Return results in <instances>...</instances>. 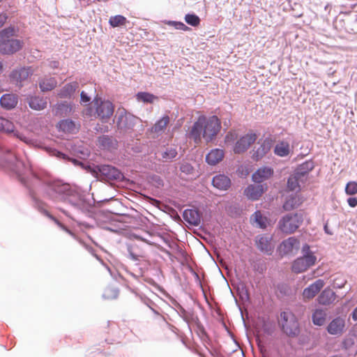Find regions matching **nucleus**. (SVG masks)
<instances>
[{
    "instance_id": "obj_13",
    "label": "nucleus",
    "mask_w": 357,
    "mask_h": 357,
    "mask_svg": "<svg viewBox=\"0 0 357 357\" xmlns=\"http://www.w3.org/2000/svg\"><path fill=\"white\" fill-rule=\"evenodd\" d=\"M324 284L325 283L323 280H317L314 282L303 289V298L307 300L313 298L324 287Z\"/></svg>"
},
{
    "instance_id": "obj_12",
    "label": "nucleus",
    "mask_w": 357,
    "mask_h": 357,
    "mask_svg": "<svg viewBox=\"0 0 357 357\" xmlns=\"http://www.w3.org/2000/svg\"><path fill=\"white\" fill-rule=\"evenodd\" d=\"M271 240L272 237L268 234L258 236L256 239L257 248L268 255H272L274 247L271 243Z\"/></svg>"
},
{
    "instance_id": "obj_10",
    "label": "nucleus",
    "mask_w": 357,
    "mask_h": 357,
    "mask_svg": "<svg viewBox=\"0 0 357 357\" xmlns=\"http://www.w3.org/2000/svg\"><path fill=\"white\" fill-rule=\"evenodd\" d=\"M257 139V135L249 132L242 136L235 144L234 151L235 153H242L248 149Z\"/></svg>"
},
{
    "instance_id": "obj_17",
    "label": "nucleus",
    "mask_w": 357,
    "mask_h": 357,
    "mask_svg": "<svg viewBox=\"0 0 357 357\" xmlns=\"http://www.w3.org/2000/svg\"><path fill=\"white\" fill-rule=\"evenodd\" d=\"M264 191V185L262 184L249 185L244 190L245 195L251 200H257Z\"/></svg>"
},
{
    "instance_id": "obj_37",
    "label": "nucleus",
    "mask_w": 357,
    "mask_h": 357,
    "mask_svg": "<svg viewBox=\"0 0 357 357\" xmlns=\"http://www.w3.org/2000/svg\"><path fill=\"white\" fill-rule=\"evenodd\" d=\"M58 127L63 132H73L75 129V124L72 120L64 119L59 123Z\"/></svg>"
},
{
    "instance_id": "obj_48",
    "label": "nucleus",
    "mask_w": 357,
    "mask_h": 357,
    "mask_svg": "<svg viewBox=\"0 0 357 357\" xmlns=\"http://www.w3.org/2000/svg\"><path fill=\"white\" fill-rule=\"evenodd\" d=\"M91 96L84 91H82L80 93V102L82 104L89 103L91 100Z\"/></svg>"
},
{
    "instance_id": "obj_30",
    "label": "nucleus",
    "mask_w": 357,
    "mask_h": 357,
    "mask_svg": "<svg viewBox=\"0 0 357 357\" xmlns=\"http://www.w3.org/2000/svg\"><path fill=\"white\" fill-rule=\"evenodd\" d=\"M71 106L66 102L58 103L53 107V112L59 116H67L71 112Z\"/></svg>"
},
{
    "instance_id": "obj_31",
    "label": "nucleus",
    "mask_w": 357,
    "mask_h": 357,
    "mask_svg": "<svg viewBox=\"0 0 357 357\" xmlns=\"http://www.w3.org/2000/svg\"><path fill=\"white\" fill-rule=\"evenodd\" d=\"M77 88L78 84L77 82L67 84L60 90L59 96L62 98H70Z\"/></svg>"
},
{
    "instance_id": "obj_54",
    "label": "nucleus",
    "mask_w": 357,
    "mask_h": 357,
    "mask_svg": "<svg viewBox=\"0 0 357 357\" xmlns=\"http://www.w3.org/2000/svg\"><path fill=\"white\" fill-rule=\"evenodd\" d=\"M182 172H190L192 169V167L190 165H183L181 167Z\"/></svg>"
},
{
    "instance_id": "obj_25",
    "label": "nucleus",
    "mask_w": 357,
    "mask_h": 357,
    "mask_svg": "<svg viewBox=\"0 0 357 357\" xmlns=\"http://www.w3.org/2000/svg\"><path fill=\"white\" fill-rule=\"evenodd\" d=\"M224 158V151L220 149L211 150L206 156V161L211 165H215Z\"/></svg>"
},
{
    "instance_id": "obj_18",
    "label": "nucleus",
    "mask_w": 357,
    "mask_h": 357,
    "mask_svg": "<svg viewBox=\"0 0 357 357\" xmlns=\"http://www.w3.org/2000/svg\"><path fill=\"white\" fill-rule=\"evenodd\" d=\"M259 147L254 151L252 158L255 160L261 159L271 148V140L269 138H266L261 143L259 142Z\"/></svg>"
},
{
    "instance_id": "obj_61",
    "label": "nucleus",
    "mask_w": 357,
    "mask_h": 357,
    "mask_svg": "<svg viewBox=\"0 0 357 357\" xmlns=\"http://www.w3.org/2000/svg\"><path fill=\"white\" fill-rule=\"evenodd\" d=\"M331 357H342V356H339V355H333V356H331Z\"/></svg>"
},
{
    "instance_id": "obj_52",
    "label": "nucleus",
    "mask_w": 357,
    "mask_h": 357,
    "mask_svg": "<svg viewBox=\"0 0 357 357\" xmlns=\"http://www.w3.org/2000/svg\"><path fill=\"white\" fill-rule=\"evenodd\" d=\"M188 319H183L187 324L188 327L190 328V322L194 320L193 314L191 312H188Z\"/></svg>"
},
{
    "instance_id": "obj_36",
    "label": "nucleus",
    "mask_w": 357,
    "mask_h": 357,
    "mask_svg": "<svg viewBox=\"0 0 357 357\" xmlns=\"http://www.w3.org/2000/svg\"><path fill=\"white\" fill-rule=\"evenodd\" d=\"M127 22V19L121 15L112 16L109 19V24L113 28L123 26Z\"/></svg>"
},
{
    "instance_id": "obj_5",
    "label": "nucleus",
    "mask_w": 357,
    "mask_h": 357,
    "mask_svg": "<svg viewBox=\"0 0 357 357\" xmlns=\"http://www.w3.org/2000/svg\"><path fill=\"white\" fill-rule=\"evenodd\" d=\"M93 105L96 107L95 111L92 108H88L86 115L90 117L99 119L102 123H107L114 114V107L112 102L102 100L100 98H95Z\"/></svg>"
},
{
    "instance_id": "obj_43",
    "label": "nucleus",
    "mask_w": 357,
    "mask_h": 357,
    "mask_svg": "<svg viewBox=\"0 0 357 357\" xmlns=\"http://www.w3.org/2000/svg\"><path fill=\"white\" fill-rule=\"evenodd\" d=\"M253 220L257 224L260 228H265L266 223L260 211H255L252 215Z\"/></svg>"
},
{
    "instance_id": "obj_38",
    "label": "nucleus",
    "mask_w": 357,
    "mask_h": 357,
    "mask_svg": "<svg viewBox=\"0 0 357 357\" xmlns=\"http://www.w3.org/2000/svg\"><path fill=\"white\" fill-rule=\"evenodd\" d=\"M119 293L117 288L108 287L105 289L102 296L105 299H115L118 297Z\"/></svg>"
},
{
    "instance_id": "obj_34",
    "label": "nucleus",
    "mask_w": 357,
    "mask_h": 357,
    "mask_svg": "<svg viewBox=\"0 0 357 357\" xmlns=\"http://www.w3.org/2000/svg\"><path fill=\"white\" fill-rule=\"evenodd\" d=\"M57 82L54 77H44L39 82V86L42 91H49L56 87Z\"/></svg>"
},
{
    "instance_id": "obj_53",
    "label": "nucleus",
    "mask_w": 357,
    "mask_h": 357,
    "mask_svg": "<svg viewBox=\"0 0 357 357\" xmlns=\"http://www.w3.org/2000/svg\"><path fill=\"white\" fill-rule=\"evenodd\" d=\"M128 251L129 257H130L132 260H133V261H137V260H138V256H137V255H135V254L133 253V252L131 250V249H130V248H128Z\"/></svg>"
},
{
    "instance_id": "obj_47",
    "label": "nucleus",
    "mask_w": 357,
    "mask_h": 357,
    "mask_svg": "<svg viewBox=\"0 0 357 357\" xmlns=\"http://www.w3.org/2000/svg\"><path fill=\"white\" fill-rule=\"evenodd\" d=\"M237 138V134L235 132H229L225 136V142L232 144Z\"/></svg>"
},
{
    "instance_id": "obj_4",
    "label": "nucleus",
    "mask_w": 357,
    "mask_h": 357,
    "mask_svg": "<svg viewBox=\"0 0 357 357\" xmlns=\"http://www.w3.org/2000/svg\"><path fill=\"white\" fill-rule=\"evenodd\" d=\"M116 123L119 132L130 137H137L144 131L142 121L135 116L127 112L125 109H119L116 113Z\"/></svg>"
},
{
    "instance_id": "obj_11",
    "label": "nucleus",
    "mask_w": 357,
    "mask_h": 357,
    "mask_svg": "<svg viewBox=\"0 0 357 357\" xmlns=\"http://www.w3.org/2000/svg\"><path fill=\"white\" fill-rule=\"evenodd\" d=\"M299 248V241L296 237H289L280 244L279 252L281 255H293Z\"/></svg>"
},
{
    "instance_id": "obj_15",
    "label": "nucleus",
    "mask_w": 357,
    "mask_h": 357,
    "mask_svg": "<svg viewBox=\"0 0 357 357\" xmlns=\"http://www.w3.org/2000/svg\"><path fill=\"white\" fill-rule=\"evenodd\" d=\"M32 73L33 71L31 68L22 67L14 70L11 73L10 77L11 80L17 84L18 83H21L22 82L26 80L32 74Z\"/></svg>"
},
{
    "instance_id": "obj_50",
    "label": "nucleus",
    "mask_w": 357,
    "mask_h": 357,
    "mask_svg": "<svg viewBox=\"0 0 357 357\" xmlns=\"http://www.w3.org/2000/svg\"><path fill=\"white\" fill-rule=\"evenodd\" d=\"M347 203L349 206L354 208L357 206V199L356 197H349L347 199Z\"/></svg>"
},
{
    "instance_id": "obj_62",
    "label": "nucleus",
    "mask_w": 357,
    "mask_h": 357,
    "mask_svg": "<svg viewBox=\"0 0 357 357\" xmlns=\"http://www.w3.org/2000/svg\"><path fill=\"white\" fill-rule=\"evenodd\" d=\"M152 311H153L154 313H156V311H155L154 309H152Z\"/></svg>"
},
{
    "instance_id": "obj_32",
    "label": "nucleus",
    "mask_w": 357,
    "mask_h": 357,
    "mask_svg": "<svg viewBox=\"0 0 357 357\" xmlns=\"http://www.w3.org/2000/svg\"><path fill=\"white\" fill-rule=\"evenodd\" d=\"M326 312L322 309H316L312 314V323L318 326H323L326 322Z\"/></svg>"
},
{
    "instance_id": "obj_55",
    "label": "nucleus",
    "mask_w": 357,
    "mask_h": 357,
    "mask_svg": "<svg viewBox=\"0 0 357 357\" xmlns=\"http://www.w3.org/2000/svg\"><path fill=\"white\" fill-rule=\"evenodd\" d=\"M351 317L354 321H357V307L352 312Z\"/></svg>"
},
{
    "instance_id": "obj_27",
    "label": "nucleus",
    "mask_w": 357,
    "mask_h": 357,
    "mask_svg": "<svg viewBox=\"0 0 357 357\" xmlns=\"http://www.w3.org/2000/svg\"><path fill=\"white\" fill-rule=\"evenodd\" d=\"M302 203V199L296 194L289 196L283 204L284 211H291L298 207Z\"/></svg>"
},
{
    "instance_id": "obj_40",
    "label": "nucleus",
    "mask_w": 357,
    "mask_h": 357,
    "mask_svg": "<svg viewBox=\"0 0 357 357\" xmlns=\"http://www.w3.org/2000/svg\"><path fill=\"white\" fill-rule=\"evenodd\" d=\"M185 21L192 26H197L200 23L199 17L195 14H187L185 16Z\"/></svg>"
},
{
    "instance_id": "obj_21",
    "label": "nucleus",
    "mask_w": 357,
    "mask_h": 357,
    "mask_svg": "<svg viewBox=\"0 0 357 357\" xmlns=\"http://www.w3.org/2000/svg\"><path fill=\"white\" fill-rule=\"evenodd\" d=\"M98 146L105 150H113L117 148V141L112 137L102 135L98 139Z\"/></svg>"
},
{
    "instance_id": "obj_9",
    "label": "nucleus",
    "mask_w": 357,
    "mask_h": 357,
    "mask_svg": "<svg viewBox=\"0 0 357 357\" xmlns=\"http://www.w3.org/2000/svg\"><path fill=\"white\" fill-rule=\"evenodd\" d=\"M303 221L301 213L287 214L279 221L278 226L282 232L291 234L300 227Z\"/></svg>"
},
{
    "instance_id": "obj_8",
    "label": "nucleus",
    "mask_w": 357,
    "mask_h": 357,
    "mask_svg": "<svg viewBox=\"0 0 357 357\" xmlns=\"http://www.w3.org/2000/svg\"><path fill=\"white\" fill-rule=\"evenodd\" d=\"M282 331L289 337H296L300 333L299 324L296 317L289 311L280 313L279 321Z\"/></svg>"
},
{
    "instance_id": "obj_58",
    "label": "nucleus",
    "mask_w": 357,
    "mask_h": 357,
    "mask_svg": "<svg viewBox=\"0 0 357 357\" xmlns=\"http://www.w3.org/2000/svg\"><path fill=\"white\" fill-rule=\"evenodd\" d=\"M264 331H265L266 333H268V334H269V335H270V334H271V333H272V332H271L268 328H266V327H264Z\"/></svg>"
},
{
    "instance_id": "obj_60",
    "label": "nucleus",
    "mask_w": 357,
    "mask_h": 357,
    "mask_svg": "<svg viewBox=\"0 0 357 357\" xmlns=\"http://www.w3.org/2000/svg\"><path fill=\"white\" fill-rule=\"evenodd\" d=\"M2 68H3V64H2V63L0 61V72L1 71Z\"/></svg>"
},
{
    "instance_id": "obj_22",
    "label": "nucleus",
    "mask_w": 357,
    "mask_h": 357,
    "mask_svg": "<svg viewBox=\"0 0 357 357\" xmlns=\"http://www.w3.org/2000/svg\"><path fill=\"white\" fill-rule=\"evenodd\" d=\"M314 167V162L311 160H307L301 164L294 171L305 181L307 179L308 173Z\"/></svg>"
},
{
    "instance_id": "obj_45",
    "label": "nucleus",
    "mask_w": 357,
    "mask_h": 357,
    "mask_svg": "<svg viewBox=\"0 0 357 357\" xmlns=\"http://www.w3.org/2000/svg\"><path fill=\"white\" fill-rule=\"evenodd\" d=\"M13 135L20 140H21L22 142L26 143V144L35 146L36 142L33 139L24 136V135L21 134L17 131H14Z\"/></svg>"
},
{
    "instance_id": "obj_57",
    "label": "nucleus",
    "mask_w": 357,
    "mask_h": 357,
    "mask_svg": "<svg viewBox=\"0 0 357 357\" xmlns=\"http://www.w3.org/2000/svg\"><path fill=\"white\" fill-rule=\"evenodd\" d=\"M324 231H325L326 233H327L328 234H331V233L328 231L327 225H324Z\"/></svg>"
},
{
    "instance_id": "obj_64",
    "label": "nucleus",
    "mask_w": 357,
    "mask_h": 357,
    "mask_svg": "<svg viewBox=\"0 0 357 357\" xmlns=\"http://www.w3.org/2000/svg\"><path fill=\"white\" fill-rule=\"evenodd\" d=\"M152 311H153L154 313H156V311H155L154 309H152Z\"/></svg>"
},
{
    "instance_id": "obj_24",
    "label": "nucleus",
    "mask_w": 357,
    "mask_h": 357,
    "mask_svg": "<svg viewBox=\"0 0 357 357\" xmlns=\"http://www.w3.org/2000/svg\"><path fill=\"white\" fill-rule=\"evenodd\" d=\"M29 107L34 110L40 111L44 109L47 106L46 98L40 96H29L27 98Z\"/></svg>"
},
{
    "instance_id": "obj_26",
    "label": "nucleus",
    "mask_w": 357,
    "mask_h": 357,
    "mask_svg": "<svg viewBox=\"0 0 357 357\" xmlns=\"http://www.w3.org/2000/svg\"><path fill=\"white\" fill-rule=\"evenodd\" d=\"M0 104L2 107L6 109H11L17 105V98L14 94H4L0 98Z\"/></svg>"
},
{
    "instance_id": "obj_16",
    "label": "nucleus",
    "mask_w": 357,
    "mask_h": 357,
    "mask_svg": "<svg viewBox=\"0 0 357 357\" xmlns=\"http://www.w3.org/2000/svg\"><path fill=\"white\" fill-rule=\"evenodd\" d=\"M273 174V169L269 167H262L258 169L252 176L255 183H261L268 179Z\"/></svg>"
},
{
    "instance_id": "obj_7",
    "label": "nucleus",
    "mask_w": 357,
    "mask_h": 357,
    "mask_svg": "<svg viewBox=\"0 0 357 357\" xmlns=\"http://www.w3.org/2000/svg\"><path fill=\"white\" fill-rule=\"evenodd\" d=\"M301 252L302 256L295 259L291 266L292 271L296 273L305 271L317 261V257L307 244L303 245Z\"/></svg>"
},
{
    "instance_id": "obj_46",
    "label": "nucleus",
    "mask_w": 357,
    "mask_h": 357,
    "mask_svg": "<svg viewBox=\"0 0 357 357\" xmlns=\"http://www.w3.org/2000/svg\"><path fill=\"white\" fill-rule=\"evenodd\" d=\"M177 155V151L175 149H167L162 154V158L167 160H172Z\"/></svg>"
},
{
    "instance_id": "obj_42",
    "label": "nucleus",
    "mask_w": 357,
    "mask_h": 357,
    "mask_svg": "<svg viewBox=\"0 0 357 357\" xmlns=\"http://www.w3.org/2000/svg\"><path fill=\"white\" fill-rule=\"evenodd\" d=\"M345 192L349 195H354L357 193V183L355 181H349L345 187Z\"/></svg>"
},
{
    "instance_id": "obj_19",
    "label": "nucleus",
    "mask_w": 357,
    "mask_h": 357,
    "mask_svg": "<svg viewBox=\"0 0 357 357\" xmlns=\"http://www.w3.org/2000/svg\"><path fill=\"white\" fill-rule=\"evenodd\" d=\"M183 219L190 225L199 226L201 222V217L196 209H185L183 213Z\"/></svg>"
},
{
    "instance_id": "obj_2",
    "label": "nucleus",
    "mask_w": 357,
    "mask_h": 357,
    "mask_svg": "<svg viewBox=\"0 0 357 357\" xmlns=\"http://www.w3.org/2000/svg\"><path fill=\"white\" fill-rule=\"evenodd\" d=\"M50 154L57 158L70 160L74 165H79L82 169L90 173L93 176L100 181H120L123 178V174L115 167L109 165H96L94 164L87 165L79 162L76 159H70L66 154L55 149H48Z\"/></svg>"
},
{
    "instance_id": "obj_23",
    "label": "nucleus",
    "mask_w": 357,
    "mask_h": 357,
    "mask_svg": "<svg viewBox=\"0 0 357 357\" xmlns=\"http://www.w3.org/2000/svg\"><path fill=\"white\" fill-rule=\"evenodd\" d=\"M212 184L215 188L219 190H226L229 188L231 181L228 176L224 174H218L213 178Z\"/></svg>"
},
{
    "instance_id": "obj_56",
    "label": "nucleus",
    "mask_w": 357,
    "mask_h": 357,
    "mask_svg": "<svg viewBox=\"0 0 357 357\" xmlns=\"http://www.w3.org/2000/svg\"><path fill=\"white\" fill-rule=\"evenodd\" d=\"M59 65V63L58 61H52L50 63V66L52 68H58Z\"/></svg>"
},
{
    "instance_id": "obj_49",
    "label": "nucleus",
    "mask_w": 357,
    "mask_h": 357,
    "mask_svg": "<svg viewBox=\"0 0 357 357\" xmlns=\"http://www.w3.org/2000/svg\"><path fill=\"white\" fill-rule=\"evenodd\" d=\"M179 311L178 312L179 316L183 319H188V311H186L181 305L177 304Z\"/></svg>"
},
{
    "instance_id": "obj_3",
    "label": "nucleus",
    "mask_w": 357,
    "mask_h": 357,
    "mask_svg": "<svg viewBox=\"0 0 357 357\" xmlns=\"http://www.w3.org/2000/svg\"><path fill=\"white\" fill-rule=\"evenodd\" d=\"M220 128L221 123L216 116L208 118L200 116L193 124L189 137L197 144L201 142L202 137L206 142H210L217 135Z\"/></svg>"
},
{
    "instance_id": "obj_59",
    "label": "nucleus",
    "mask_w": 357,
    "mask_h": 357,
    "mask_svg": "<svg viewBox=\"0 0 357 357\" xmlns=\"http://www.w3.org/2000/svg\"><path fill=\"white\" fill-rule=\"evenodd\" d=\"M136 238H137V239H139V240H140V241H144V242H147V241H146L144 238L140 237V236H136Z\"/></svg>"
},
{
    "instance_id": "obj_35",
    "label": "nucleus",
    "mask_w": 357,
    "mask_h": 357,
    "mask_svg": "<svg viewBox=\"0 0 357 357\" xmlns=\"http://www.w3.org/2000/svg\"><path fill=\"white\" fill-rule=\"evenodd\" d=\"M14 124L10 121L0 116V131L6 133L14 132Z\"/></svg>"
},
{
    "instance_id": "obj_6",
    "label": "nucleus",
    "mask_w": 357,
    "mask_h": 357,
    "mask_svg": "<svg viewBox=\"0 0 357 357\" xmlns=\"http://www.w3.org/2000/svg\"><path fill=\"white\" fill-rule=\"evenodd\" d=\"M14 33L13 27H8L0 31V52L1 54H11L22 48V42L12 38Z\"/></svg>"
},
{
    "instance_id": "obj_44",
    "label": "nucleus",
    "mask_w": 357,
    "mask_h": 357,
    "mask_svg": "<svg viewBox=\"0 0 357 357\" xmlns=\"http://www.w3.org/2000/svg\"><path fill=\"white\" fill-rule=\"evenodd\" d=\"M166 24H168L169 26H172L174 27V29L178 30H183V31H188L190 29L188 26H187L184 23L181 22H176V21H167L165 22Z\"/></svg>"
},
{
    "instance_id": "obj_41",
    "label": "nucleus",
    "mask_w": 357,
    "mask_h": 357,
    "mask_svg": "<svg viewBox=\"0 0 357 357\" xmlns=\"http://www.w3.org/2000/svg\"><path fill=\"white\" fill-rule=\"evenodd\" d=\"M347 283V280L344 276L341 275H338L335 276L333 281V287L337 289H341L344 287L345 284Z\"/></svg>"
},
{
    "instance_id": "obj_39",
    "label": "nucleus",
    "mask_w": 357,
    "mask_h": 357,
    "mask_svg": "<svg viewBox=\"0 0 357 357\" xmlns=\"http://www.w3.org/2000/svg\"><path fill=\"white\" fill-rule=\"evenodd\" d=\"M136 97L139 101L146 103H151L156 98L153 94L146 92H139Z\"/></svg>"
},
{
    "instance_id": "obj_20",
    "label": "nucleus",
    "mask_w": 357,
    "mask_h": 357,
    "mask_svg": "<svg viewBox=\"0 0 357 357\" xmlns=\"http://www.w3.org/2000/svg\"><path fill=\"white\" fill-rule=\"evenodd\" d=\"M335 298V293L332 289L326 288L321 292L318 296L317 301L321 305H328L332 304Z\"/></svg>"
},
{
    "instance_id": "obj_1",
    "label": "nucleus",
    "mask_w": 357,
    "mask_h": 357,
    "mask_svg": "<svg viewBox=\"0 0 357 357\" xmlns=\"http://www.w3.org/2000/svg\"><path fill=\"white\" fill-rule=\"evenodd\" d=\"M4 158L9 165L10 169L15 172L27 187L29 188V193L34 202V205L43 213L53 220L61 228L69 234H73L63 225H61L53 216L49 214L43 207V203L38 197L37 192L33 185H30L24 177V174L30 172L33 182L40 184L38 191L41 195L53 202H62L69 204L75 210L82 213L90 211L94 204V201L89 195L84 194L77 186L70 185L60 180H47L41 181L40 178L32 172L29 162L20 160L17 155L10 150L6 151Z\"/></svg>"
},
{
    "instance_id": "obj_14",
    "label": "nucleus",
    "mask_w": 357,
    "mask_h": 357,
    "mask_svg": "<svg viewBox=\"0 0 357 357\" xmlns=\"http://www.w3.org/2000/svg\"><path fill=\"white\" fill-rule=\"evenodd\" d=\"M345 321L342 317L333 319L327 326V331L329 334L333 335H341L344 329Z\"/></svg>"
},
{
    "instance_id": "obj_33",
    "label": "nucleus",
    "mask_w": 357,
    "mask_h": 357,
    "mask_svg": "<svg viewBox=\"0 0 357 357\" xmlns=\"http://www.w3.org/2000/svg\"><path fill=\"white\" fill-rule=\"evenodd\" d=\"M274 153L280 157H286L290 153V146L287 142H279L274 148Z\"/></svg>"
},
{
    "instance_id": "obj_63",
    "label": "nucleus",
    "mask_w": 357,
    "mask_h": 357,
    "mask_svg": "<svg viewBox=\"0 0 357 357\" xmlns=\"http://www.w3.org/2000/svg\"><path fill=\"white\" fill-rule=\"evenodd\" d=\"M152 311H153L154 313H156V311H155L154 309H152Z\"/></svg>"
},
{
    "instance_id": "obj_28",
    "label": "nucleus",
    "mask_w": 357,
    "mask_h": 357,
    "mask_svg": "<svg viewBox=\"0 0 357 357\" xmlns=\"http://www.w3.org/2000/svg\"><path fill=\"white\" fill-rule=\"evenodd\" d=\"M169 123V117L167 115L162 116L160 119L158 120L155 123L151 128V132L160 135L164 132L167 126Z\"/></svg>"
},
{
    "instance_id": "obj_51",
    "label": "nucleus",
    "mask_w": 357,
    "mask_h": 357,
    "mask_svg": "<svg viewBox=\"0 0 357 357\" xmlns=\"http://www.w3.org/2000/svg\"><path fill=\"white\" fill-rule=\"evenodd\" d=\"M8 19L6 14H0V28L5 24Z\"/></svg>"
},
{
    "instance_id": "obj_29",
    "label": "nucleus",
    "mask_w": 357,
    "mask_h": 357,
    "mask_svg": "<svg viewBox=\"0 0 357 357\" xmlns=\"http://www.w3.org/2000/svg\"><path fill=\"white\" fill-rule=\"evenodd\" d=\"M305 181L295 172L291 174L287 180V188L291 191H299L301 189L300 183H303Z\"/></svg>"
}]
</instances>
